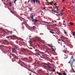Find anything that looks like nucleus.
Wrapping results in <instances>:
<instances>
[{
  "instance_id": "obj_46",
  "label": "nucleus",
  "mask_w": 75,
  "mask_h": 75,
  "mask_svg": "<svg viewBox=\"0 0 75 75\" xmlns=\"http://www.w3.org/2000/svg\"><path fill=\"white\" fill-rule=\"evenodd\" d=\"M53 35V36H54V37H56V38H57V37H56V36H55V35Z\"/></svg>"
},
{
  "instance_id": "obj_26",
  "label": "nucleus",
  "mask_w": 75,
  "mask_h": 75,
  "mask_svg": "<svg viewBox=\"0 0 75 75\" xmlns=\"http://www.w3.org/2000/svg\"><path fill=\"white\" fill-rule=\"evenodd\" d=\"M54 30H53V29H52L51 30V31H52V32H53V31H54Z\"/></svg>"
},
{
  "instance_id": "obj_35",
  "label": "nucleus",
  "mask_w": 75,
  "mask_h": 75,
  "mask_svg": "<svg viewBox=\"0 0 75 75\" xmlns=\"http://www.w3.org/2000/svg\"><path fill=\"white\" fill-rule=\"evenodd\" d=\"M22 63L23 64H24V65H26V64H25V63H24V62H22Z\"/></svg>"
},
{
  "instance_id": "obj_20",
  "label": "nucleus",
  "mask_w": 75,
  "mask_h": 75,
  "mask_svg": "<svg viewBox=\"0 0 75 75\" xmlns=\"http://www.w3.org/2000/svg\"><path fill=\"white\" fill-rule=\"evenodd\" d=\"M70 24L71 25H74V23H70Z\"/></svg>"
},
{
  "instance_id": "obj_27",
  "label": "nucleus",
  "mask_w": 75,
  "mask_h": 75,
  "mask_svg": "<svg viewBox=\"0 0 75 75\" xmlns=\"http://www.w3.org/2000/svg\"><path fill=\"white\" fill-rule=\"evenodd\" d=\"M20 65H21V66L22 67H24L23 65V64H20Z\"/></svg>"
},
{
  "instance_id": "obj_49",
  "label": "nucleus",
  "mask_w": 75,
  "mask_h": 75,
  "mask_svg": "<svg viewBox=\"0 0 75 75\" xmlns=\"http://www.w3.org/2000/svg\"><path fill=\"white\" fill-rule=\"evenodd\" d=\"M64 33L65 34H67V33L65 31H64Z\"/></svg>"
},
{
  "instance_id": "obj_42",
  "label": "nucleus",
  "mask_w": 75,
  "mask_h": 75,
  "mask_svg": "<svg viewBox=\"0 0 75 75\" xmlns=\"http://www.w3.org/2000/svg\"><path fill=\"white\" fill-rule=\"evenodd\" d=\"M71 60H70V62H68V63H69V64H71Z\"/></svg>"
},
{
  "instance_id": "obj_14",
  "label": "nucleus",
  "mask_w": 75,
  "mask_h": 75,
  "mask_svg": "<svg viewBox=\"0 0 75 75\" xmlns=\"http://www.w3.org/2000/svg\"><path fill=\"white\" fill-rule=\"evenodd\" d=\"M31 28L33 29V30H34L35 29V26H33V27H31Z\"/></svg>"
},
{
  "instance_id": "obj_62",
  "label": "nucleus",
  "mask_w": 75,
  "mask_h": 75,
  "mask_svg": "<svg viewBox=\"0 0 75 75\" xmlns=\"http://www.w3.org/2000/svg\"><path fill=\"white\" fill-rule=\"evenodd\" d=\"M38 55H40V56H41V55H40V54H37Z\"/></svg>"
},
{
  "instance_id": "obj_61",
  "label": "nucleus",
  "mask_w": 75,
  "mask_h": 75,
  "mask_svg": "<svg viewBox=\"0 0 75 75\" xmlns=\"http://www.w3.org/2000/svg\"><path fill=\"white\" fill-rule=\"evenodd\" d=\"M44 67V68H46V66H43Z\"/></svg>"
},
{
  "instance_id": "obj_3",
  "label": "nucleus",
  "mask_w": 75,
  "mask_h": 75,
  "mask_svg": "<svg viewBox=\"0 0 75 75\" xmlns=\"http://www.w3.org/2000/svg\"><path fill=\"white\" fill-rule=\"evenodd\" d=\"M32 20V22H33V23H36V22H37V21H38V20H36V19H33Z\"/></svg>"
},
{
  "instance_id": "obj_17",
  "label": "nucleus",
  "mask_w": 75,
  "mask_h": 75,
  "mask_svg": "<svg viewBox=\"0 0 75 75\" xmlns=\"http://www.w3.org/2000/svg\"><path fill=\"white\" fill-rule=\"evenodd\" d=\"M23 67H24V68H26V69H28V71H30L29 70V69L27 67H25L24 66H23Z\"/></svg>"
},
{
  "instance_id": "obj_47",
  "label": "nucleus",
  "mask_w": 75,
  "mask_h": 75,
  "mask_svg": "<svg viewBox=\"0 0 75 75\" xmlns=\"http://www.w3.org/2000/svg\"><path fill=\"white\" fill-rule=\"evenodd\" d=\"M50 47H54L53 46H52V45H50Z\"/></svg>"
},
{
  "instance_id": "obj_60",
  "label": "nucleus",
  "mask_w": 75,
  "mask_h": 75,
  "mask_svg": "<svg viewBox=\"0 0 75 75\" xmlns=\"http://www.w3.org/2000/svg\"><path fill=\"white\" fill-rule=\"evenodd\" d=\"M57 11H53V12H54V13H56V12Z\"/></svg>"
},
{
  "instance_id": "obj_40",
  "label": "nucleus",
  "mask_w": 75,
  "mask_h": 75,
  "mask_svg": "<svg viewBox=\"0 0 75 75\" xmlns=\"http://www.w3.org/2000/svg\"><path fill=\"white\" fill-rule=\"evenodd\" d=\"M52 50H53V51H55V50H54V48H52Z\"/></svg>"
},
{
  "instance_id": "obj_23",
  "label": "nucleus",
  "mask_w": 75,
  "mask_h": 75,
  "mask_svg": "<svg viewBox=\"0 0 75 75\" xmlns=\"http://www.w3.org/2000/svg\"><path fill=\"white\" fill-rule=\"evenodd\" d=\"M72 71H73V72H75V71H74V70L73 69V67L71 68Z\"/></svg>"
},
{
  "instance_id": "obj_58",
  "label": "nucleus",
  "mask_w": 75,
  "mask_h": 75,
  "mask_svg": "<svg viewBox=\"0 0 75 75\" xmlns=\"http://www.w3.org/2000/svg\"><path fill=\"white\" fill-rule=\"evenodd\" d=\"M30 45H31V43H32V42H30Z\"/></svg>"
},
{
  "instance_id": "obj_21",
  "label": "nucleus",
  "mask_w": 75,
  "mask_h": 75,
  "mask_svg": "<svg viewBox=\"0 0 75 75\" xmlns=\"http://www.w3.org/2000/svg\"><path fill=\"white\" fill-rule=\"evenodd\" d=\"M57 3H56L55 4H54V6H57Z\"/></svg>"
},
{
  "instance_id": "obj_22",
  "label": "nucleus",
  "mask_w": 75,
  "mask_h": 75,
  "mask_svg": "<svg viewBox=\"0 0 75 75\" xmlns=\"http://www.w3.org/2000/svg\"><path fill=\"white\" fill-rule=\"evenodd\" d=\"M63 15V14L62 13H60V16H62Z\"/></svg>"
},
{
  "instance_id": "obj_45",
  "label": "nucleus",
  "mask_w": 75,
  "mask_h": 75,
  "mask_svg": "<svg viewBox=\"0 0 75 75\" xmlns=\"http://www.w3.org/2000/svg\"><path fill=\"white\" fill-rule=\"evenodd\" d=\"M21 59H22L23 61L24 60V58H21Z\"/></svg>"
},
{
  "instance_id": "obj_6",
  "label": "nucleus",
  "mask_w": 75,
  "mask_h": 75,
  "mask_svg": "<svg viewBox=\"0 0 75 75\" xmlns=\"http://www.w3.org/2000/svg\"><path fill=\"white\" fill-rule=\"evenodd\" d=\"M72 33L73 36H75V32L71 31Z\"/></svg>"
},
{
  "instance_id": "obj_36",
  "label": "nucleus",
  "mask_w": 75,
  "mask_h": 75,
  "mask_svg": "<svg viewBox=\"0 0 75 75\" xmlns=\"http://www.w3.org/2000/svg\"><path fill=\"white\" fill-rule=\"evenodd\" d=\"M16 1H17V0H15L14 2L15 4H16Z\"/></svg>"
},
{
  "instance_id": "obj_29",
  "label": "nucleus",
  "mask_w": 75,
  "mask_h": 75,
  "mask_svg": "<svg viewBox=\"0 0 75 75\" xmlns=\"http://www.w3.org/2000/svg\"><path fill=\"white\" fill-rule=\"evenodd\" d=\"M28 67H29V68H30V67H31V66H30V64H28Z\"/></svg>"
},
{
  "instance_id": "obj_2",
  "label": "nucleus",
  "mask_w": 75,
  "mask_h": 75,
  "mask_svg": "<svg viewBox=\"0 0 75 75\" xmlns=\"http://www.w3.org/2000/svg\"><path fill=\"white\" fill-rule=\"evenodd\" d=\"M46 2H47V3L49 4H51V5H52V4H54V2L52 1L51 2H48V0H46Z\"/></svg>"
},
{
  "instance_id": "obj_10",
  "label": "nucleus",
  "mask_w": 75,
  "mask_h": 75,
  "mask_svg": "<svg viewBox=\"0 0 75 75\" xmlns=\"http://www.w3.org/2000/svg\"><path fill=\"white\" fill-rule=\"evenodd\" d=\"M50 33H51V34H55V33L52 32L51 31H50Z\"/></svg>"
},
{
  "instance_id": "obj_41",
  "label": "nucleus",
  "mask_w": 75,
  "mask_h": 75,
  "mask_svg": "<svg viewBox=\"0 0 75 75\" xmlns=\"http://www.w3.org/2000/svg\"><path fill=\"white\" fill-rule=\"evenodd\" d=\"M24 23H22V25H24Z\"/></svg>"
},
{
  "instance_id": "obj_1",
  "label": "nucleus",
  "mask_w": 75,
  "mask_h": 75,
  "mask_svg": "<svg viewBox=\"0 0 75 75\" xmlns=\"http://www.w3.org/2000/svg\"><path fill=\"white\" fill-rule=\"evenodd\" d=\"M73 58H74V57H73V56H72L70 59V61H71L70 65H71V68H72V67L73 66V64H74V62H73V61H72V59H73Z\"/></svg>"
},
{
  "instance_id": "obj_37",
  "label": "nucleus",
  "mask_w": 75,
  "mask_h": 75,
  "mask_svg": "<svg viewBox=\"0 0 75 75\" xmlns=\"http://www.w3.org/2000/svg\"><path fill=\"white\" fill-rule=\"evenodd\" d=\"M45 8H47V7H45V8H43V10H46L45 9Z\"/></svg>"
},
{
  "instance_id": "obj_38",
  "label": "nucleus",
  "mask_w": 75,
  "mask_h": 75,
  "mask_svg": "<svg viewBox=\"0 0 75 75\" xmlns=\"http://www.w3.org/2000/svg\"><path fill=\"white\" fill-rule=\"evenodd\" d=\"M38 51H39V53H40V54H42V52H41L39 50H38Z\"/></svg>"
},
{
  "instance_id": "obj_55",
  "label": "nucleus",
  "mask_w": 75,
  "mask_h": 75,
  "mask_svg": "<svg viewBox=\"0 0 75 75\" xmlns=\"http://www.w3.org/2000/svg\"><path fill=\"white\" fill-rule=\"evenodd\" d=\"M37 46H38V47H40V45H37Z\"/></svg>"
},
{
  "instance_id": "obj_19",
  "label": "nucleus",
  "mask_w": 75,
  "mask_h": 75,
  "mask_svg": "<svg viewBox=\"0 0 75 75\" xmlns=\"http://www.w3.org/2000/svg\"><path fill=\"white\" fill-rule=\"evenodd\" d=\"M47 68H49V69H51L52 67H51V66H48Z\"/></svg>"
},
{
  "instance_id": "obj_59",
  "label": "nucleus",
  "mask_w": 75,
  "mask_h": 75,
  "mask_svg": "<svg viewBox=\"0 0 75 75\" xmlns=\"http://www.w3.org/2000/svg\"><path fill=\"white\" fill-rule=\"evenodd\" d=\"M50 23H51L50 22H47V24H49Z\"/></svg>"
},
{
  "instance_id": "obj_39",
  "label": "nucleus",
  "mask_w": 75,
  "mask_h": 75,
  "mask_svg": "<svg viewBox=\"0 0 75 75\" xmlns=\"http://www.w3.org/2000/svg\"><path fill=\"white\" fill-rule=\"evenodd\" d=\"M53 72H55V69H54V70H53Z\"/></svg>"
},
{
  "instance_id": "obj_12",
  "label": "nucleus",
  "mask_w": 75,
  "mask_h": 75,
  "mask_svg": "<svg viewBox=\"0 0 75 75\" xmlns=\"http://www.w3.org/2000/svg\"><path fill=\"white\" fill-rule=\"evenodd\" d=\"M40 58H43V59H45V57H43V56H42H42H40Z\"/></svg>"
},
{
  "instance_id": "obj_5",
  "label": "nucleus",
  "mask_w": 75,
  "mask_h": 75,
  "mask_svg": "<svg viewBox=\"0 0 75 75\" xmlns=\"http://www.w3.org/2000/svg\"><path fill=\"white\" fill-rule=\"evenodd\" d=\"M36 2L37 3V2L39 4H40V5L41 4L40 3V2L38 0H36Z\"/></svg>"
},
{
  "instance_id": "obj_34",
  "label": "nucleus",
  "mask_w": 75,
  "mask_h": 75,
  "mask_svg": "<svg viewBox=\"0 0 75 75\" xmlns=\"http://www.w3.org/2000/svg\"><path fill=\"white\" fill-rule=\"evenodd\" d=\"M56 9H57V10H58V7H57V6H56Z\"/></svg>"
},
{
  "instance_id": "obj_30",
  "label": "nucleus",
  "mask_w": 75,
  "mask_h": 75,
  "mask_svg": "<svg viewBox=\"0 0 75 75\" xmlns=\"http://www.w3.org/2000/svg\"><path fill=\"white\" fill-rule=\"evenodd\" d=\"M33 72V74H36V75H37V74L35 73V72Z\"/></svg>"
},
{
  "instance_id": "obj_7",
  "label": "nucleus",
  "mask_w": 75,
  "mask_h": 75,
  "mask_svg": "<svg viewBox=\"0 0 75 75\" xmlns=\"http://www.w3.org/2000/svg\"><path fill=\"white\" fill-rule=\"evenodd\" d=\"M4 47V46H3V45H0V49L1 50V48L2 47Z\"/></svg>"
},
{
  "instance_id": "obj_18",
  "label": "nucleus",
  "mask_w": 75,
  "mask_h": 75,
  "mask_svg": "<svg viewBox=\"0 0 75 75\" xmlns=\"http://www.w3.org/2000/svg\"><path fill=\"white\" fill-rule=\"evenodd\" d=\"M29 9L30 10V11H31V10H33V8H29Z\"/></svg>"
},
{
  "instance_id": "obj_13",
  "label": "nucleus",
  "mask_w": 75,
  "mask_h": 75,
  "mask_svg": "<svg viewBox=\"0 0 75 75\" xmlns=\"http://www.w3.org/2000/svg\"><path fill=\"white\" fill-rule=\"evenodd\" d=\"M11 37H12V36L6 37V38H10Z\"/></svg>"
},
{
  "instance_id": "obj_24",
  "label": "nucleus",
  "mask_w": 75,
  "mask_h": 75,
  "mask_svg": "<svg viewBox=\"0 0 75 75\" xmlns=\"http://www.w3.org/2000/svg\"><path fill=\"white\" fill-rule=\"evenodd\" d=\"M29 62H28V61H25L26 62H31V61L30 60H29Z\"/></svg>"
},
{
  "instance_id": "obj_53",
  "label": "nucleus",
  "mask_w": 75,
  "mask_h": 75,
  "mask_svg": "<svg viewBox=\"0 0 75 75\" xmlns=\"http://www.w3.org/2000/svg\"><path fill=\"white\" fill-rule=\"evenodd\" d=\"M62 12H64V10H62Z\"/></svg>"
},
{
  "instance_id": "obj_51",
  "label": "nucleus",
  "mask_w": 75,
  "mask_h": 75,
  "mask_svg": "<svg viewBox=\"0 0 75 75\" xmlns=\"http://www.w3.org/2000/svg\"><path fill=\"white\" fill-rule=\"evenodd\" d=\"M38 40L39 41H41V40L40 39H38Z\"/></svg>"
},
{
  "instance_id": "obj_64",
  "label": "nucleus",
  "mask_w": 75,
  "mask_h": 75,
  "mask_svg": "<svg viewBox=\"0 0 75 75\" xmlns=\"http://www.w3.org/2000/svg\"><path fill=\"white\" fill-rule=\"evenodd\" d=\"M31 73H30V75H31Z\"/></svg>"
},
{
  "instance_id": "obj_28",
  "label": "nucleus",
  "mask_w": 75,
  "mask_h": 75,
  "mask_svg": "<svg viewBox=\"0 0 75 75\" xmlns=\"http://www.w3.org/2000/svg\"><path fill=\"white\" fill-rule=\"evenodd\" d=\"M28 59V58H24V59H25V60H26V59H27L28 61V60L27 59Z\"/></svg>"
},
{
  "instance_id": "obj_16",
  "label": "nucleus",
  "mask_w": 75,
  "mask_h": 75,
  "mask_svg": "<svg viewBox=\"0 0 75 75\" xmlns=\"http://www.w3.org/2000/svg\"><path fill=\"white\" fill-rule=\"evenodd\" d=\"M9 4L10 7H11V6L12 5V4H11V2L9 3Z\"/></svg>"
},
{
  "instance_id": "obj_15",
  "label": "nucleus",
  "mask_w": 75,
  "mask_h": 75,
  "mask_svg": "<svg viewBox=\"0 0 75 75\" xmlns=\"http://www.w3.org/2000/svg\"><path fill=\"white\" fill-rule=\"evenodd\" d=\"M31 1H32V2H34V3H35V0H33V1H31V3H32V2H31Z\"/></svg>"
},
{
  "instance_id": "obj_8",
  "label": "nucleus",
  "mask_w": 75,
  "mask_h": 75,
  "mask_svg": "<svg viewBox=\"0 0 75 75\" xmlns=\"http://www.w3.org/2000/svg\"><path fill=\"white\" fill-rule=\"evenodd\" d=\"M69 52L67 51H66L65 52H64V53L65 54H68Z\"/></svg>"
},
{
  "instance_id": "obj_48",
  "label": "nucleus",
  "mask_w": 75,
  "mask_h": 75,
  "mask_svg": "<svg viewBox=\"0 0 75 75\" xmlns=\"http://www.w3.org/2000/svg\"><path fill=\"white\" fill-rule=\"evenodd\" d=\"M33 16H32V17H31V18H32V19H33V20H34V18H33Z\"/></svg>"
},
{
  "instance_id": "obj_43",
  "label": "nucleus",
  "mask_w": 75,
  "mask_h": 75,
  "mask_svg": "<svg viewBox=\"0 0 75 75\" xmlns=\"http://www.w3.org/2000/svg\"><path fill=\"white\" fill-rule=\"evenodd\" d=\"M11 13H13V14H14V12H13L12 11H11Z\"/></svg>"
},
{
  "instance_id": "obj_63",
  "label": "nucleus",
  "mask_w": 75,
  "mask_h": 75,
  "mask_svg": "<svg viewBox=\"0 0 75 75\" xmlns=\"http://www.w3.org/2000/svg\"><path fill=\"white\" fill-rule=\"evenodd\" d=\"M63 25H66V24H65V23H63Z\"/></svg>"
},
{
  "instance_id": "obj_11",
  "label": "nucleus",
  "mask_w": 75,
  "mask_h": 75,
  "mask_svg": "<svg viewBox=\"0 0 75 75\" xmlns=\"http://www.w3.org/2000/svg\"><path fill=\"white\" fill-rule=\"evenodd\" d=\"M15 49L13 48V50H12V51L13 52H14V51H15Z\"/></svg>"
},
{
  "instance_id": "obj_25",
  "label": "nucleus",
  "mask_w": 75,
  "mask_h": 75,
  "mask_svg": "<svg viewBox=\"0 0 75 75\" xmlns=\"http://www.w3.org/2000/svg\"><path fill=\"white\" fill-rule=\"evenodd\" d=\"M58 74V75H62V74H61V73H59Z\"/></svg>"
},
{
  "instance_id": "obj_44",
  "label": "nucleus",
  "mask_w": 75,
  "mask_h": 75,
  "mask_svg": "<svg viewBox=\"0 0 75 75\" xmlns=\"http://www.w3.org/2000/svg\"><path fill=\"white\" fill-rule=\"evenodd\" d=\"M61 20V19L59 18V19L57 20Z\"/></svg>"
},
{
  "instance_id": "obj_9",
  "label": "nucleus",
  "mask_w": 75,
  "mask_h": 75,
  "mask_svg": "<svg viewBox=\"0 0 75 75\" xmlns=\"http://www.w3.org/2000/svg\"><path fill=\"white\" fill-rule=\"evenodd\" d=\"M1 51H2V52H3V53H5V54H6V52H5L4 51V50H1Z\"/></svg>"
},
{
  "instance_id": "obj_50",
  "label": "nucleus",
  "mask_w": 75,
  "mask_h": 75,
  "mask_svg": "<svg viewBox=\"0 0 75 75\" xmlns=\"http://www.w3.org/2000/svg\"><path fill=\"white\" fill-rule=\"evenodd\" d=\"M73 61V62H75V59H74Z\"/></svg>"
},
{
  "instance_id": "obj_57",
  "label": "nucleus",
  "mask_w": 75,
  "mask_h": 75,
  "mask_svg": "<svg viewBox=\"0 0 75 75\" xmlns=\"http://www.w3.org/2000/svg\"><path fill=\"white\" fill-rule=\"evenodd\" d=\"M65 23V20H64L63 22V23Z\"/></svg>"
},
{
  "instance_id": "obj_32",
  "label": "nucleus",
  "mask_w": 75,
  "mask_h": 75,
  "mask_svg": "<svg viewBox=\"0 0 75 75\" xmlns=\"http://www.w3.org/2000/svg\"><path fill=\"white\" fill-rule=\"evenodd\" d=\"M10 32H11L10 33L11 34H13V32L12 31H10Z\"/></svg>"
},
{
  "instance_id": "obj_4",
  "label": "nucleus",
  "mask_w": 75,
  "mask_h": 75,
  "mask_svg": "<svg viewBox=\"0 0 75 75\" xmlns=\"http://www.w3.org/2000/svg\"><path fill=\"white\" fill-rule=\"evenodd\" d=\"M25 49L24 48H23L22 49V50H21V52H25Z\"/></svg>"
},
{
  "instance_id": "obj_31",
  "label": "nucleus",
  "mask_w": 75,
  "mask_h": 75,
  "mask_svg": "<svg viewBox=\"0 0 75 75\" xmlns=\"http://www.w3.org/2000/svg\"><path fill=\"white\" fill-rule=\"evenodd\" d=\"M22 1H21L20 0V1H19V3H22Z\"/></svg>"
},
{
  "instance_id": "obj_54",
  "label": "nucleus",
  "mask_w": 75,
  "mask_h": 75,
  "mask_svg": "<svg viewBox=\"0 0 75 75\" xmlns=\"http://www.w3.org/2000/svg\"><path fill=\"white\" fill-rule=\"evenodd\" d=\"M5 5H8V4L6 3V4H5Z\"/></svg>"
},
{
  "instance_id": "obj_52",
  "label": "nucleus",
  "mask_w": 75,
  "mask_h": 75,
  "mask_svg": "<svg viewBox=\"0 0 75 75\" xmlns=\"http://www.w3.org/2000/svg\"><path fill=\"white\" fill-rule=\"evenodd\" d=\"M56 13H57V14H58V13H59V12H56Z\"/></svg>"
},
{
  "instance_id": "obj_56",
  "label": "nucleus",
  "mask_w": 75,
  "mask_h": 75,
  "mask_svg": "<svg viewBox=\"0 0 75 75\" xmlns=\"http://www.w3.org/2000/svg\"><path fill=\"white\" fill-rule=\"evenodd\" d=\"M23 61H26L25 60V59H24V58L23 59Z\"/></svg>"
},
{
  "instance_id": "obj_33",
  "label": "nucleus",
  "mask_w": 75,
  "mask_h": 75,
  "mask_svg": "<svg viewBox=\"0 0 75 75\" xmlns=\"http://www.w3.org/2000/svg\"><path fill=\"white\" fill-rule=\"evenodd\" d=\"M4 41L5 42H8V40H4Z\"/></svg>"
}]
</instances>
